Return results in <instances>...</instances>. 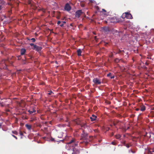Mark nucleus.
Listing matches in <instances>:
<instances>
[{
    "instance_id": "24",
    "label": "nucleus",
    "mask_w": 154,
    "mask_h": 154,
    "mask_svg": "<svg viewBox=\"0 0 154 154\" xmlns=\"http://www.w3.org/2000/svg\"><path fill=\"white\" fill-rule=\"evenodd\" d=\"M131 146V145L130 146L129 144H125V146L127 148H129Z\"/></svg>"
},
{
    "instance_id": "19",
    "label": "nucleus",
    "mask_w": 154,
    "mask_h": 154,
    "mask_svg": "<svg viewBox=\"0 0 154 154\" xmlns=\"http://www.w3.org/2000/svg\"><path fill=\"white\" fill-rule=\"evenodd\" d=\"M146 109V107L144 106H143L141 108L140 110L142 111H144Z\"/></svg>"
},
{
    "instance_id": "21",
    "label": "nucleus",
    "mask_w": 154,
    "mask_h": 154,
    "mask_svg": "<svg viewBox=\"0 0 154 154\" xmlns=\"http://www.w3.org/2000/svg\"><path fill=\"white\" fill-rule=\"evenodd\" d=\"M121 137V135L119 134H116L115 136L116 138V139H119Z\"/></svg>"
},
{
    "instance_id": "1",
    "label": "nucleus",
    "mask_w": 154,
    "mask_h": 154,
    "mask_svg": "<svg viewBox=\"0 0 154 154\" xmlns=\"http://www.w3.org/2000/svg\"><path fill=\"white\" fill-rule=\"evenodd\" d=\"M88 134L85 133L84 130H83L82 133L81 135V140H85L80 142V144H83L85 145L86 146L88 144Z\"/></svg>"
},
{
    "instance_id": "26",
    "label": "nucleus",
    "mask_w": 154,
    "mask_h": 154,
    "mask_svg": "<svg viewBox=\"0 0 154 154\" xmlns=\"http://www.w3.org/2000/svg\"><path fill=\"white\" fill-rule=\"evenodd\" d=\"M30 40L32 41V42H34L35 41V39L34 38H32Z\"/></svg>"
},
{
    "instance_id": "7",
    "label": "nucleus",
    "mask_w": 154,
    "mask_h": 154,
    "mask_svg": "<svg viewBox=\"0 0 154 154\" xmlns=\"http://www.w3.org/2000/svg\"><path fill=\"white\" fill-rule=\"evenodd\" d=\"M28 112L30 114H32L36 112V110L34 109V107H31L28 110Z\"/></svg>"
},
{
    "instance_id": "5",
    "label": "nucleus",
    "mask_w": 154,
    "mask_h": 154,
    "mask_svg": "<svg viewBox=\"0 0 154 154\" xmlns=\"http://www.w3.org/2000/svg\"><path fill=\"white\" fill-rule=\"evenodd\" d=\"M42 49V48L41 47L38 46L37 45H35L32 48L33 49L35 50L38 52L41 51Z\"/></svg>"
},
{
    "instance_id": "32",
    "label": "nucleus",
    "mask_w": 154,
    "mask_h": 154,
    "mask_svg": "<svg viewBox=\"0 0 154 154\" xmlns=\"http://www.w3.org/2000/svg\"><path fill=\"white\" fill-rule=\"evenodd\" d=\"M111 73H109V74H108L107 75V76L108 77H110V76H111Z\"/></svg>"
},
{
    "instance_id": "36",
    "label": "nucleus",
    "mask_w": 154,
    "mask_h": 154,
    "mask_svg": "<svg viewBox=\"0 0 154 154\" xmlns=\"http://www.w3.org/2000/svg\"><path fill=\"white\" fill-rule=\"evenodd\" d=\"M111 143H112V145H115L116 144V143L114 142H112Z\"/></svg>"
},
{
    "instance_id": "20",
    "label": "nucleus",
    "mask_w": 154,
    "mask_h": 154,
    "mask_svg": "<svg viewBox=\"0 0 154 154\" xmlns=\"http://www.w3.org/2000/svg\"><path fill=\"white\" fill-rule=\"evenodd\" d=\"M94 137L92 136H90L89 139L88 138V141H91L94 139Z\"/></svg>"
},
{
    "instance_id": "46",
    "label": "nucleus",
    "mask_w": 154,
    "mask_h": 154,
    "mask_svg": "<svg viewBox=\"0 0 154 154\" xmlns=\"http://www.w3.org/2000/svg\"><path fill=\"white\" fill-rule=\"evenodd\" d=\"M123 145L124 146H125V144H125V141L123 143Z\"/></svg>"
},
{
    "instance_id": "38",
    "label": "nucleus",
    "mask_w": 154,
    "mask_h": 154,
    "mask_svg": "<svg viewBox=\"0 0 154 154\" xmlns=\"http://www.w3.org/2000/svg\"><path fill=\"white\" fill-rule=\"evenodd\" d=\"M20 135H21V136H22L23 135V133H22V132L20 131Z\"/></svg>"
},
{
    "instance_id": "31",
    "label": "nucleus",
    "mask_w": 154,
    "mask_h": 154,
    "mask_svg": "<svg viewBox=\"0 0 154 154\" xmlns=\"http://www.w3.org/2000/svg\"><path fill=\"white\" fill-rule=\"evenodd\" d=\"M12 136L14 138H15L16 140H17V137L16 136H14V135L12 134Z\"/></svg>"
},
{
    "instance_id": "10",
    "label": "nucleus",
    "mask_w": 154,
    "mask_h": 154,
    "mask_svg": "<svg viewBox=\"0 0 154 154\" xmlns=\"http://www.w3.org/2000/svg\"><path fill=\"white\" fill-rule=\"evenodd\" d=\"M126 18L128 19H132L133 17L131 14L128 12H126Z\"/></svg>"
},
{
    "instance_id": "12",
    "label": "nucleus",
    "mask_w": 154,
    "mask_h": 154,
    "mask_svg": "<svg viewBox=\"0 0 154 154\" xmlns=\"http://www.w3.org/2000/svg\"><path fill=\"white\" fill-rule=\"evenodd\" d=\"M26 51V50L25 48H22L20 50V54L21 55H24Z\"/></svg>"
},
{
    "instance_id": "33",
    "label": "nucleus",
    "mask_w": 154,
    "mask_h": 154,
    "mask_svg": "<svg viewBox=\"0 0 154 154\" xmlns=\"http://www.w3.org/2000/svg\"><path fill=\"white\" fill-rule=\"evenodd\" d=\"M51 140L52 141H54V142H56L57 141L56 140H55L54 138H51Z\"/></svg>"
},
{
    "instance_id": "61",
    "label": "nucleus",
    "mask_w": 154,
    "mask_h": 154,
    "mask_svg": "<svg viewBox=\"0 0 154 154\" xmlns=\"http://www.w3.org/2000/svg\"><path fill=\"white\" fill-rule=\"evenodd\" d=\"M122 128H123V127H122Z\"/></svg>"
},
{
    "instance_id": "48",
    "label": "nucleus",
    "mask_w": 154,
    "mask_h": 154,
    "mask_svg": "<svg viewBox=\"0 0 154 154\" xmlns=\"http://www.w3.org/2000/svg\"><path fill=\"white\" fill-rule=\"evenodd\" d=\"M145 64H146V65H148V63H147V62H146V63Z\"/></svg>"
},
{
    "instance_id": "3",
    "label": "nucleus",
    "mask_w": 154,
    "mask_h": 154,
    "mask_svg": "<svg viewBox=\"0 0 154 154\" xmlns=\"http://www.w3.org/2000/svg\"><path fill=\"white\" fill-rule=\"evenodd\" d=\"M83 13L81 10H77L75 13V17L76 18H79Z\"/></svg>"
},
{
    "instance_id": "4",
    "label": "nucleus",
    "mask_w": 154,
    "mask_h": 154,
    "mask_svg": "<svg viewBox=\"0 0 154 154\" xmlns=\"http://www.w3.org/2000/svg\"><path fill=\"white\" fill-rule=\"evenodd\" d=\"M93 82L96 85H99L101 83V80L97 78H94Z\"/></svg>"
},
{
    "instance_id": "14",
    "label": "nucleus",
    "mask_w": 154,
    "mask_h": 154,
    "mask_svg": "<svg viewBox=\"0 0 154 154\" xmlns=\"http://www.w3.org/2000/svg\"><path fill=\"white\" fill-rule=\"evenodd\" d=\"M77 55L78 56H81V53L82 52L81 49H79L77 50Z\"/></svg>"
},
{
    "instance_id": "17",
    "label": "nucleus",
    "mask_w": 154,
    "mask_h": 154,
    "mask_svg": "<svg viewBox=\"0 0 154 154\" xmlns=\"http://www.w3.org/2000/svg\"><path fill=\"white\" fill-rule=\"evenodd\" d=\"M0 5H2V6L5 4V2L3 0H0Z\"/></svg>"
},
{
    "instance_id": "51",
    "label": "nucleus",
    "mask_w": 154,
    "mask_h": 154,
    "mask_svg": "<svg viewBox=\"0 0 154 154\" xmlns=\"http://www.w3.org/2000/svg\"><path fill=\"white\" fill-rule=\"evenodd\" d=\"M131 149H130V150H128V152H129V153H130V152H131Z\"/></svg>"
},
{
    "instance_id": "52",
    "label": "nucleus",
    "mask_w": 154,
    "mask_h": 154,
    "mask_svg": "<svg viewBox=\"0 0 154 154\" xmlns=\"http://www.w3.org/2000/svg\"><path fill=\"white\" fill-rule=\"evenodd\" d=\"M1 106H2V107H3L4 106V105L3 104H1Z\"/></svg>"
},
{
    "instance_id": "39",
    "label": "nucleus",
    "mask_w": 154,
    "mask_h": 154,
    "mask_svg": "<svg viewBox=\"0 0 154 154\" xmlns=\"http://www.w3.org/2000/svg\"><path fill=\"white\" fill-rule=\"evenodd\" d=\"M2 8L3 7L2 5H0V10H1Z\"/></svg>"
},
{
    "instance_id": "27",
    "label": "nucleus",
    "mask_w": 154,
    "mask_h": 154,
    "mask_svg": "<svg viewBox=\"0 0 154 154\" xmlns=\"http://www.w3.org/2000/svg\"><path fill=\"white\" fill-rule=\"evenodd\" d=\"M53 93V92L51 91H49V93H48V94L49 95H51V94Z\"/></svg>"
},
{
    "instance_id": "22",
    "label": "nucleus",
    "mask_w": 154,
    "mask_h": 154,
    "mask_svg": "<svg viewBox=\"0 0 154 154\" xmlns=\"http://www.w3.org/2000/svg\"><path fill=\"white\" fill-rule=\"evenodd\" d=\"M12 132L13 134L16 135H17L18 134L17 132L16 131H12Z\"/></svg>"
},
{
    "instance_id": "58",
    "label": "nucleus",
    "mask_w": 154,
    "mask_h": 154,
    "mask_svg": "<svg viewBox=\"0 0 154 154\" xmlns=\"http://www.w3.org/2000/svg\"><path fill=\"white\" fill-rule=\"evenodd\" d=\"M72 154H75V153H72Z\"/></svg>"
},
{
    "instance_id": "11",
    "label": "nucleus",
    "mask_w": 154,
    "mask_h": 154,
    "mask_svg": "<svg viewBox=\"0 0 154 154\" xmlns=\"http://www.w3.org/2000/svg\"><path fill=\"white\" fill-rule=\"evenodd\" d=\"M103 30L104 32L106 33H108L109 31V28L107 27H103Z\"/></svg>"
},
{
    "instance_id": "8",
    "label": "nucleus",
    "mask_w": 154,
    "mask_h": 154,
    "mask_svg": "<svg viewBox=\"0 0 154 154\" xmlns=\"http://www.w3.org/2000/svg\"><path fill=\"white\" fill-rule=\"evenodd\" d=\"M118 53L122 54H123V55H125V56H126V55H127L128 54V52H126L125 53V51L124 50H119L118 51Z\"/></svg>"
},
{
    "instance_id": "54",
    "label": "nucleus",
    "mask_w": 154,
    "mask_h": 154,
    "mask_svg": "<svg viewBox=\"0 0 154 154\" xmlns=\"http://www.w3.org/2000/svg\"><path fill=\"white\" fill-rule=\"evenodd\" d=\"M57 19H59V17H57Z\"/></svg>"
},
{
    "instance_id": "29",
    "label": "nucleus",
    "mask_w": 154,
    "mask_h": 154,
    "mask_svg": "<svg viewBox=\"0 0 154 154\" xmlns=\"http://www.w3.org/2000/svg\"><path fill=\"white\" fill-rule=\"evenodd\" d=\"M8 12L9 14V16H10L11 15V10H10L8 11Z\"/></svg>"
},
{
    "instance_id": "55",
    "label": "nucleus",
    "mask_w": 154,
    "mask_h": 154,
    "mask_svg": "<svg viewBox=\"0 0 154 154\" xmlns=\"http://www.w3.org/2000/svg\"><path fill=\"white\" fill-rule=\"evenodd\" d=\"M153 131H154V127L153 128Z\"/></svg>"
},
{
    "instance_id": "45",
    "label": "nucleus",
    "mask_w": 154,
    "mask_h": 154,
    "mask_svg": "<svg viewBox=\"0 0 154 154\" xmlns=\"http://www.w3.org/2000/svg\"><path fill=\"white\" fill-rule=\"evenodd\" d=\"M114 78V76H111L110 77V78L111 79H113Z\"/></svg>"
},
{
    "instance_id": "15",
    "label": "nucleus",
    "mask_w": 154,
    "mask_h": 154,
    "mask_svg": "<svg viewBox=\"0 0 154 154\" xmlns=\"http://www.w3.org/2000/svg\"><path fill=\"white\" fill-rule=\"evenodd\" d=\"M73 143L75 145V146L77 145V144L76 143H74V140L73 139H72L68 143V144H70L71 143Z\"/></svg>"
},
{
    "instance_id": "59",
    "label": "nucleus",
    "mask_w": 154,
    "mask_h": 154,
    "mask_svg": "<svg viewBox=\"0 0 154 154\" xmlns=\"http://www.w3.org/2000/svg\"><path fill=\"white\" fill-rule=\"evenodd\" d=\"M45 137H44V138L45 139Z\"/></svg>"
},
{
    "instance_id": "44",
    "label": "nucleus",
    "mask_w": 154,
    "mask_h": 154,
    "mask_svg": "<svg viewBox=\"0 0 154 154\" xmlns=\"http://www.w3.org/2000/svg\"><path fill=\"white\" fill-rule=\"evenodd\" d=\"M115 61L116 62H117L119 61V60L117 59L115 60Z\"/></svg>"
},
{
    "instance_id": "53",
    "label": "nucleus",
    "mask_w": 154,
    "mask_h": 154,
    "mask_svg": "<svg viewBox=\"0 0 154 154\" xmlns=\"http://www.w3.org/2000/svg\"><path fill=\"white\" fill-rule=\"evenodd\" d=\"M124 129V131H125L126 130V129Z\"/></svg>"
},
{
    "instance_id": "30",
    "label": "nucleus",
    "mask_w": 154,
    "mask_h": 154,
    "mask_svg": "<svg viewBox=\"0 0 154 154\" xmlns=\"http://www.w3.org/2000/svg\"><path fill=\"white\" fill-rule=\"evenodd\" d=\"M61 22L60 21H58L57 22V24L59 25L61 23Z\"/></svg>"
},
{
    "instance_id": "35",
    "label": "nucleus",
    "mask_w": 154,
    "mask_h": 154,
    "mask_svg": "<svg viewBox=\"0 0 154 154\" xmlns=\"http://www.w3.org/2000/svg\"><path fill=\"white\" fill-rule=\"evenodd\" d=\"M60 26L61 27H62L63 26V24L61 22V23L60 24Z\"/></svg>"
},
{
    "instance_id": "57",
    "label": "nucleus",
    "mask_w": 154,
    "mask_h": 154,
    "mask_svg": "<svg viewBox=\"0 0 154 154\" xmlns=\"http://www.w3.org/2000/svg\"><path fill=\"white\" fill-rule=\"evenodd\" d=\"M72 24H70V25H71V26H72Z\"/></svg>"
},
{
    "instance_id": "60",
    "label": "nucleus",
    "mask_w": 154,
    "mask_h": 154,
    "mask_svg": "<svg viewBox=\"0 0 154 154\" xmlns=\"http://www.w3.org/2000/svg\"><path fill=\"white\" fill-rule=\"evenodd\" d=\"M154 152V151H152V152Z\"/></svg>"
},
{
    "instance_id": "41",
    "label": "nucleus",
    "mask_w": 154,
    "mask_h": 154,
    "mask_svg": "<svg viewBox=\"0 0 154 154\" xmlns=\"http://www.w3.org/2000/svg\"><path fill=\"white\" fill-rule=\"evenodd\" d=\"M61 22L63 23H63H66V22L65 21H61Z\"/></svg>"
},
{
    "instance_id": "43",
    "label": "nucleus",
    "mask_w": 154,
    "mask_h": 154,
    "mask_svg": "<svg viewBox=\"0 0 154 154\" xmlns=\"http://www.w3.org/2000/svg\"><path fill=\"white\" fill-rule=\"evenodd\" d=\"M139 109H139V108H136L135 110L137 111H139Z\"/></svg>"
},
{
    "instance_id": "25",
    "label": "nucleus",
    "mask_w": 154,
    "mask_h": 154,
    "mask_svg": "<svg viewBox=\"0 0 154 154\" xmlns=\"http://www.w3.org/2000/svg\"><path fill=\"white\" fill-rule=\"evenodd\" d=\"M122 22V21L120 20H117V23H120Z\"/></svg>"
},
{
    "instance_id": "40",
    "label": "nucleus",
    "mask_w": 154,
    "mask_h": 154,
    "mask_svg": "<svg viewBox=\"0 0 154 154\" xmlns=\"http://www.w3.org/2000/svg\"><path fill=\"white\" fill-rule=\"evenodd\" d=\"M102 11L104 12H106V11L104 9H102Z\"/></svg>"
},
{
    "instance_id": "13",
    "label": "nucleus",
    "mask_w": 154,
    "mask_h": 154,
    "mask_svg": "<svg viewBox=\"0 0 154 154\" xmlns=\"http://www.w3.org/2000/svg\"><path fill=\"white\" fill-rule=\"evenodd\" d=\"M27 3L29 5L32 6L33 5V2L32 0H28Z\"/></svg>"
},
{
    "instance_id": "23",
    "label": "nucleus",
    "mask_w": 154,
    "mask_h": 154,
    "mask_svg": "<svg viewBox=\"0 0 154 154\" xmlns=\"http://www.w3.org/2000/svg\"><path fill=\"white\" fill-rule=\"evenodd\" d=\"M27 128L29 130H30L32 126H26Z\"/></svg>"
},
{
    "instance_id": "49",
    "label": "nucleus",
    "mask_w": 154,
    "mask_h": 154,
    "mask_svg": "<svg viewBox=\"0 0 154 154\" xmlns=\"http://www.w3.org/2000/svg\"><path fill=\"white\" fill-rule=\"evenodd\" d=\"M63 140H60V141H57V142H60V141H62V142H63Z\"/></svg>"
},
{
    "instance_id": "34",
    "label": "nucleus",
    "mask_w": 154,
    "mask_h": 154,
    "mask_svg": "<svg viewBox=\"0 0 154 154\" xmlns=\"http://www.w3.org/2000/svg\"><path fill=\"white\" fill-rule=\"evenodd\" d=\"M41 10H42L43 12H45V9L43 8H42L41 9Z\"/></svg>"
},
{
    "instance_id": "62",
    "label": "nucleus",
    "mask_w": 154,
    "mask_h": 154,
    "mask_svg": "<svg viewBox=\"0 0 154 154\" xmlns=\"http://www.w3.org/2000/svg\"><path fill=\"white\" fill-rule=\"evenodd\" d=\"M1 125H0V127H1ZM0 128H1V127H0Z\"/></svg>"
},
{
    "instance_id": "56",
    "label": "nucleus",
    "mask_w": 154,
    "mask_h": 154,
    "mask_svg": "<svg viewBox=\"0 0 154 154\" xmlns=\"http://www.w3.org/2000/svg\"><path fill=\"white\" fill-rule=\"evenodd\" d=\"M25 125H28V124H26Z\"/></svg>"
},
{
    "instance_id": "37",
    "label": "nucleus",
    "mask_w": 154,
    "mask_h": 154,
    "mask_svg": "<svg viewBox=\"0 0 154 154\" xmlns=\"http://www.w3.org/2000/svg\"><path fill=\"white\" fill-rule=\"evenodd\" d=\"M131 152L132 153H135V151H133V150H132V149H131Z\"/></svg>"
},
{
    "instance_id": "42",
    "label": "nucleus",
    "mask_w": 154,
    "mask_h": 154,
    "mask_svg": "<svg viewBox=\"0 0 154 154\" xmlns=\"http://www.w3.org/2000/svg\"><path fill=\"white\" fill-rule=\"evenodd\" d=\"M20 56H19L18 57V60H20Z\"/></svg>"
},
{
    "instance_id": "9",
    "label": "nucleus",
    "mask_w": 154,
    "mask_h": 154,
    "mask_svg": "<svg viewBox=\"0 0 154 154\" xmlns=\"http://www.w3.org/2000/svg\"><path fill=\"white\" fill-rule=\"evenodd\" d=\"M97 118V116L94 114H92L91 117H90V119L91 121H93L96 120Z\"/></svg>"
},
{
    "instance_id": "50",
    "label": "nucleus",
    "mask_w": 154,
    "mask_h": 154,
    "mask_svg": "<svg viewBox=\"0 0 154 154\" xmlns=\"http://www.w3.org/2000/svg\"><path fill=\"white\" fill-rule=\"evenodd\" d=\"M114 32H116V33H117L118 32H117V30H116V31H114Z\"/></svg>"
},
{
    "instance_id": "47",
    "label": "nucleus",
    "mask_w": 154,
    "mask_h": 154,
    "mask_svg": "<svg viewBox=\"0 0 154 154\" xmlns=\"http://www.w3.org/2000/svg\"><path fill=\"white\" fill-rule=\"evenodd\" d=\"M24 64H25L26 63V61L25 60H24L23 62Z\"/></svg>"
},
{
    "instance_id": "6",
    "label": "nucleus",
    "mask_w": 154,
    "mask_h": 154,
    "mask_svg": "<svg viewBox=\"0 0 154 154\" xmlns=\"http://www.w3.org/2000/svg\"><path fill=\"white\" fill-rule=\"evenodd\" d=\"M64 9L65 10L67 11H69L71 9V7L69 4L66 3V4L64 7Z\"/></svg>"
},
{
    "instance_id": "2",
    "label": "nucleus",
    "mask_w": 154,
    "mask_h": 154,
    "mask_svg": "<svg viewBox=\"0 0 154 154\" xmlns=\"http://www.w3.org/2000/svg\"><path fill=\"white\" fill-rule=\"evenodd\" d=\"M117 19L115 17H112L109 19H108L107 21H106V23L108 22L109 23H117Z\"/></svg>"
},
{
    "instance_id": "18",
    "label": "nucleus",
    "mask_w": 154,
    "mask_h": 154,
    "mask_svg": "<svg viewBox=\"0 0 154 154\" xmlns=\"http://www.w3.org/2000/svg\"><path fill=\"white\" fill-rule=\"evenodd\" d=\"M100 43L102 44H103L105 46H106L108 44L107 42H106L103 41H101Z\"/></svg>"
},
{
    "instance_id": "16",
    "label": "nucleus",
    "mask_w": 154,
    "mask_h": 154,
    "mask_svg": "<svg viewBox=\"0 0 154 154\" xmlns=\"http://www.w3.org/2000/svg\"><path fill=\"white\" fill-rule=\"evenodd\" d=\"M121 17L123 19L126 18V12L123 13L122 15L121 16Z\"/></svg>"
},
{
    "instance_id": "28",
    "label": "nucleus",
    "mask_w": 154,
    "mask_h": 154,
    "mask_svg": "<svg viewBox=\"0 0 154 154\" xmlns=\"http://www.w3.org/2000/svg\"><path fill=\"white\" fill-rule=\"evenodd\" d=\"M30 45L31 46H34L35 45H34L33 43H31L30 44Z\"/></svg>"
}]
</instances>
